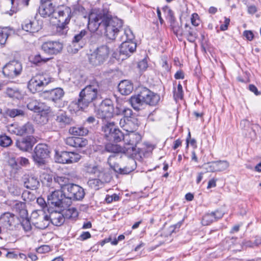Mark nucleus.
Here are the masks:
<instances>
[{
  "label": "nucleus",
  "instance_id": "4468645a",
  "mask_svg": "<svg viewBox=\"0 0 261 261\" xmlns=\"http://www.w3.org/2000/svg\"><path fill=\"white\" fill-rule=\"evenodd\" d=\"M98 178H91L88 181L87 184L89 187L95 190H98L103 187L105 182L110 181V176L105 172L99 173L97 174Z\"/></svg>",
  "mask_w": 261,
  "mask_h": 261
},
{
  "label": "nucleus",
  "instance_id": "c756f323",
  "mask_svg": "<svg viewBox=\"0 0 261 261\" xmlns=\"http://www.w3.org/2000/svg\"><path fill=\"white\" fill-rule=\"evenodd\" d=\"M38 11L42 17H46L55 12L54 7L53 4L40 5Z\"/></svg>",
  "mask_w": 261,
  "mask_h": 261
},
{
  "label": "nucleus",
  "instance_id": "0e129e2a",
  "mask_svg": "<svg viewBox=\"0 0 261 261\" xmlns=\"http://www.w3.org/2000/svg\"><path fill=\"white\" fill-rule=\"evenodd\" d=\"M24 92L20 91L19 89L17 88L15 94L13 95V98L20 99H22L24 96Z\"/></svg>",
  "mask_w": 261,
  "mask_h": 261
},
{
  "label": "nucleus",
  "instance_id": "f03ea898",
  "mask_svg": "<svg viewBox=\"0 0 261 261\" xmlns=\"http://www.w3.org/2000/svg\"><path fill=\"white\" fill-rule=\"evenodd\" d=\"M114 122L107 123L102 129L107 140L119 142L123 139L124 143V150L129 153L138 152L137 144L141 140V136L137 133H131L125 135L115 127Z\"/></svg>",
  "mask_w": 261,
  "mask_h": 261
},
{
  "label": "nucleus",
  "instance_id": "f3484780",
  "mask_svg": "<svg viewBox=\"0 0 261 261\" xmlns=\"http://www.w3.org/2000/svg\"><path fill=\"white\" fill-rule=\"evenodd\" d=\"M42 50L50 55H56L63 49V44L59 41H48L42 45Z\"/></svg>",
  "mask_w": 261,
  "mask_h": 261
},
{
  "label": "nucleus",
  "instance_id": "de8ad7c7",
  "mask_svg": "<svg viewBox=\"0 0 261 261\" xmlns=\"http://www.w3.org/2000/svg\"><path fill=\"white\" fill-rule=\"evenodd\" d=\"M68 23H65V22H62L61 24L58 26L57 28V31L60 35H65L68 31V27L67 25Z\"/></svg>",
  "mask_w": 261,
  "mask_h": 261
},
{
  "label": "nucleus",
  "instance_id": "1a4fd4ad",
  "mask_svg": "<svg viewBox=\"0 0 261 261\" xmlns=\"http://www.w3.org/2000/svg\"><path fill=\"white\" fill-rule=\"evenodd\" d=\"M22 71V64L17 60L10 61L3 67L2 70L4 75L12 80L19 76Z\"/></svg>",
  "mask_w": 261,
  "mask_h": 261
},
{
  "label": "nucleus",
  "instance_id": "3c124183",
  "mask_svg": "<svg viewBox=\"0 0 261 261\" xmlns=\"http://www.w3.org/2000/svg\"><path fill=\"white\" fill-rule=\"evenodd\" d=\"M50 251V247L48 245H42L38 248H36V252L38 253L43 254L49 252Z\"/></svg>",
  "mask_w": 261,
  "mask_h": 261
},
{
  "label": "nucleus",
  "instance_id": "9b49d317",
  "mask_svg": "<svg viewBox=\"0 0 261 261\" xmlns=\"http://www.w3.org/2000/svg\"><path fill=\"white\" fill-rule=\"evenodd\" d=\"M64 196L67 199L81 200L85 196V192L83 188L77 185L70 184L63 189Z\"/></svg>",
  "mask_w": 261,
  "mask_h": 261
},
{
  "label": "nucleus",
  "instance_id": "a211bd4d",
  "mask_svg": "<svg viewBox=\"0 0 261 261\" xmlns=\"http://www.w3.org/2000/svg\"><path fill=\"white\" fill-rule=\"evenodd\" d=\"M22 29L31 33L38 32L42 28L41 22L39 20L26 19L21 24Z\"/></svg>",
  "mask_w": 261,
  "mask_h": 261
},
{
  "label": "nucleus",
  "instance_id": "49530a36",
  "mask_svg": "<svg viewBox=\"0 0 261 261\" xmlns=\"http://www.w3.org/2000/svg\"><path fill=\"white\" fill-rule=\"evenodd\" d=\"M174 97L176 100L181 99L183 97L182 87L180 83L178 84L177 89L174 90Z\"/></svg>",
  "mask_w": 261,
  "mask_h": 261
},
{
  "label": "nucleus",
  "instance_id": "20e7f679",
  "mask_svg": "<svg viewBox=\"0 0 261 261\" xmlns=\"http://www.w3.org/2000/svg\"><path fill=\"white\" fill-rule=\"evenodd\" d=\"M160 99L159 95L151 92L146 88H143L137 94L132 96L129 101L132 107L135 110L139 111L143 109L147 105H156Z\"/></svg>",
  "mask_w": 261,
  "mask_h": 261
},
{
  "label": "nucleus",
  "instance_id": "774afa93",
  "mask_svg": "<svg viewBox=\"0 0 261 261\" xmlns=\"http://www.w3.org/2000/svg\"><path fill=\"white\" fill-rule=\"evenodd\" d=\"M244 36L246 37L247 40L250 41L252 40L254 37L253 33L250 31H245Z\"/></svg>",
  "mask_w": 261,
  "mask_h": 261
},
{
  "label": "nucleus",
  "instance_id": "2f4dec72",
  "mask_svg": "<svg viewBox=\"0 0 261 261\" xmlns=\"http://www.w3.org/2000/svg\"><path fill=\"white\" fill-rule=\"evenodd\" d=\"M39 185L40 183L38 178L34 176L29 177L24 182V186L26 188L32 190L38 189Z\"/></svg>",
  "mask_w": 261,
  "mask_h": 261
},
{
  "label": "nucleus",
  "instance_id": "bb28decb",
  "mask_svg": "<svg viewBox=\"0 0 261 261\" xmlns=\"http://www.w3.org/2000/svg\"><path fill=\"white\" fill-rule=\"evenodd\" d=\"M44 93L49 94V97L50 100L56 102L61 100L64 95V92L61 88H57L50 91H46Z\"/></svg>",
  "mask_w": 261,
  "mask_h": 261
},
{
  "label": "nucleus",
  "instance_id": "6e6552de",
  "mask_svg": "<svg viewBox=\"0 0 261 261\" xmlns=\"http://www.w3.org/2000/svg\"><path fill=\"white\" fill-rule=\"evenodd\" d=\"M114 106L110 99L102 100L98 108L95 109V113L97 118L108 122L113 117Z\"/></svg>",
  "mask_w": 261,
  "mask_h": 261
},
{
  "label": "nucleus",
  "instance_id": "473e14b6",
  "mask_svg": "<svg viewBox=\"0 0 261 261\" xmlns=\"http://www.w3.org/2000/svg\"><path fill=\"white\" fill-rule=\"evenodd\" d=\"M70 13V10L68 8H66L63 10H59L58 14L60 18L59 21L69 23L71 18Z\"/></svg>",
  "mask_w": 261,
  "mask_h": 261
},
{
  "label": "nucleus",
  "instance_id": "a878e982",
  "mask_svg": "<svg viewBox=\"0 0 261 261\" xmlns=\"http://www.w3.org/2000/svg\"><path fill=\"white\" fill-rule=\"evenodd\" d=\"M120 93L124 95L129 94L133 90L132 84L127 80L122 81L118 86Z\"/></svg>",
  "mask_w": 261,
  "mask_h": 261
},
{
  "label": "nucleus",
  "instance_id": "7ed1b4c3",
  "mask_svg": "<svg viewBox=\"0 0 261 261\" xmlns=\"http://www.w3.org/2000/svg\"><path fill=\"white\" fill-rule=\"evenodd\" d=\"M101 98L99 84L93 81L81 91L77 102V107L80 109L84 110L92 103H94Z\"/></svg>",
  "mask_w": 261,
  "mask_h": 261
},
{
  "label": "nucleus",
  "instance_id": "37998d69",
  "mask_svg": "<svg viewBox=\"0 0 261 261\" xmlns=\"http://www.w3.org/2000/svg\"><path fill=\"white\" fill-rule=\"evenodd\" d=\"M12 143L10 137L6 135H0V145L4 147H7L10 146Z\"/></svg>",
  "mask_w": 261,
  "mask_h": 261
},
{
  "label": "nucleus",
  "instance_id": "4d7b16f0",
  "mask_svg": "<svg viewBox=\"0 0 261 261\" xmlns=\"http://www.w3.org/2000/svg\"><path fill=\"white\" fill-rule=\"evenodd\" d=\"M49 58H43L40 55H37L35 56L34 59V62L35 63H39L41 62L45 63L49 60Z\"/></svg>",
  "mask_w": 261,
  "mask_h": 261
},
{
  "label": "nucleus",
  "instance_id": "2eb2a0df",
  "mask_svg": "<svg viewBox=\"0 0 261 261\" xmlns=\"http://www.w3.org/2000/svg\"><path fill=\"white\" fill-rule=\"evenodd\" d=\"M163 10L166 13V19L169 22L170 27L174 34L176 36H182V31L181 29V26L176 21L174 16L173 12L168 7L164 8Z\"/></svg>",
  "mask_w": 261,
  "mask_h": 261
},
{
  "label": "nucleus",
  "instance_id": "f704fd0d",
  "mask_svg": "<svg viewBox=\"0 0 261 261\" xmlns=\"http://www.w3.org/2000/svg\"><path fill=\"white\" fill-rule=\"evenodd\" d=\"M69 132L73 136H85L88 134V130L83 126H74L69 128Z\"/></svg>",
  "mask_w": 261,
  "mask_h": 261
},
{
  "label": "nucleus",
  "instance_id": "09e8293b",
  "mask_svg": "<svg viewBox=\"0 0 261 261\" xmlns=\"http://www.w3.org/2000/svg\"><path fill=\"white\" fill-rule=\"evenodd\" d=\"M21 225L25 232L31 233L32 230V226L29 219H23L21 223Z\"/></svg>",
  "mask_w": 261,
  "mask_h": 261
},
{
  "label": "nucleus",
  "instance_id": "13d9d810",
  "mask_svg": "<svg viewBox=\"0 0 261 261\" xmlns=\"http://www.w3.org/2000/svg\"><path fill=\"white\" fill-rule=\"evenodd\" d=\"M148 67L147 62L146 60L143 59L138 64V67L142 71L145 70Z\"/></svg>",
  "mask_w": 261,
  "mask_h": 261
},
{
  "label": "nucleus",
  "instance_id": "412c9836",
  "mask_svg": "<svg viewBox=\"0 0 261 261\" xmlns=\"http://www.w3.org/2000/svg\"><path fill=\"white\" fill-rule=\"evenodd\" d=\"M49 217V222L54 225L59 226L62 225L65 221V217L63 213L57 211L51 212Z\"/></svg>",
  "mask_w": 261,
  "mask_h": 261
},
{
  "label": "nucleus",
  "instance_id": "79ce46f5",
  "mask_svg": "<svg viewBox=\"0 0 261 261\" xmlns=\"http://www.w3.org/2000/svg\"><path fill=\"white\" fill-rule=\"evenodd\" d=\"M7 114L12 118L16 116H22L24 115V112L22 110L18 109H8L7 111Z\"/></svg>",
  "mask_w": 261,
  "mask_h": 261
},
{
  "label": "nucleus",
  "instance_id": "6e6d98bb",
  "mask_svg": "<svg viewBox=\"0 0 261 261\" xmlns=\"http://www.w3.org/2000/svg\"><path fill=\"white\" fill-rule=\"evenodd\" d=\"M30 0H13V6H28Z\"/></svg>",
  "mask_w": 261,
  "mask_h": 261
},
{
  "label": "nucleus",
  "instance_id": "69168bd1",
  "mask_svg": "<svg viewBox=\"0 0 261 261\" xmlns=\"http://www.w3.org/2000/svg\"><path fill=\"white\" fill-rule=\"evenodd\" d=\"M37 203L42 208H45L46 206V202L43 198L40 197L37 198Z\"/></svg>",
  "mask_w": 261,
  "mask_h": 261
},
{
  "label": "nucleus",
  "instance_id": "e2e57ef3",
  "mask_svg": "<svg viewBox=\"0 0 261 261\" xmlns=\"http://www.w3.org/2000/svg\"><path fill=\"white\" fill-rule=\"evenodd\" d=\"M229 22H230V19L228 18L225 17L224 24H222L220 26V30L221 31H225V30H227L228 26L229 24Z\"/></svg>",
  "mask_w": 261,
  "mask_h": 261
},
{
  "label": "nucleus",
  "instance_id": "6ab92c4d",
  "mask_svg": "<svg viewBox=\"0 0 261 261\" xmlns=\"http://www.w3.org/2000/svg\"><path fill=\"white\" fill-rule=\"evenodd\" d=\"M16 217L10 212H6L0 216V224L4 227L8 228L15 225Z\"/></svg>",
  "mask_w": 261,
  "mask_h": 261
},
{
  "label": "nucleus",
  "instance_id": "a19ab883",
  "mask_svg": "<svg viewBox=\"0 0 261 261\" xmlns=\"http://www.w3.org/2000/svg\"><path fill=\"white\" fill-rule=\"evenodd\" d=\"M215 220V217L213 213H210L205 214L202 219L201 223L203 225H208Z\"/></svg>",
  "mask_w": 261,
  "mask_h": 261
},
{
  "label": "nucleus",
  "instance_id": "9d476101",
  "mask_svg": "<svg viewBox=\"0 0 261 261\" xmlns=\"http://www.w3.org/2000/svg\"><path fill=\"white\" fill-rule=\"evenodd\" d=\"M47 203L51 206L64 208L68 205L65 202L66 198L64 196L63 191H49V193L47 196Z\"/></svg>",
  "mask_w": 261,
  "mask_h": 261
},
{
  "label": "nucleus",
  "instance_id": "cd10ccee",
  "mask_svg": "<svg viewBox=\"0 0 261 261\" xmlns=\"http://www.w3.org/2000/svg\"><path fill=\"white\" fill-rule=\"evenodd\" d=\"M105 150L109 152L119 153L122 152L127 155H130L133 154H136L137 152L129 153L124 150V145L123 147L112 143H107L105 146Z\"/></svg>",
  "mask_w": 261,
  "mask_h": 261
},
{
  "label": "nucleus",
  "instance_id": "8fccbe9b",
  "mask_svg": "<svg viewBox=\"0 0 261 261\" xmlns=\"http://www.w3.org/2000/svg\"><path fill=\"white\" fill-rule=\"evenodd\" d=\"M133 114V111L130 109L124 107L122 114L124 116L123 118L132 120Z\"/></svg>",
  "mask_w": 261,
  "mask_h": 261
},
{
  "label": "nucleus",
  "instance_id": "680f3d73",
  "mask_svg": "<svg viewBox=\"0 0 261 261\" xmlns=\"http://www.w3.org/2000/svg\"><path fill=\"white\" fill-rule=\"evenodd\" d=\"M17 162L14 158H10L8 160V163L13 168L17 169Z\"/></svg>",
  "mask_w": 261,
  "mask_h": 261
},
{
  "label": "nucleus",
  "instance_id": "f257e3e1",
  "mask_svg": "<svg viewBox=\"0 0 261 261\" xmlns=\"http://www.w3.org/2000/svg\"><path fill=\"white\" fill-rule=\"evenodd\" d=\"M88 19L89 28L93 31L99 30L110 39H115L119 33L123 34L124 30H120L122 27V21L117 17H112L107 10L93 11L89 14Z\"/></svg>",
  "mask_w": 261,
  "mask_h": 261
},
{
  "label": "nucleus",
  "instance_id": "603ef678",
  "mask_svg": "<svg viewBox=\"0 0 261 261\" xmlns=\"http://www.w3.org/2000/svg\"><path fill=\"white\" fill-rule=\"evenodd\" d=\"M119 199V196L116 194H114L112 195H107L105 198V201L107 203H111L113 201H117Z\"/></svg>",
  "mask_w": 261,
  "mask_h": 261
},
{
  "label": "nucleus",
  "instance_id": "7c9ffc66",
  "mask_svg": "<svg viewBox=\"0 0 261 261\" xmlns=\"http://www.w3.org/2000/svg\"><path fill=\"white\" fill-rule=\"evenodd\" d=\"M69 154V151H56L55 155V160L57 163L68 164Z\"/></svg>",
  "mask_w": 261,
  "mask_h": 261
},
{
  "label": "nucleus",
  "instance_id": "b1692460",
  "mask_svg": "<svg viewBox=\"0 0 261 261\" xmlns=\"http://www.w3.org/2000/svg\"><path fill=\"white\" fill-rule=\"evenodd\" d=\"M185 36L187 39L190 42H194L198 37L197 29L186 24L185 31L182 32V36Z\"/></svg>",
  "mask_w": 261,
  "mask_h": 261
},
{
  "label": "nucleus",
  "instance_id": "aec40b11",
  "mask_svg": "<svg viewBox=\"0 0 261 261\" xmlns=\"http://www.w3.org/2000/svg\"><path fill=\"white\" fill-rule=\"evenodd\" d=\"M65 141L67 145L75 148H83L88 144L87 139L80 137H68L65 139Z\"/></svg>",
  "mask_w": 261,
  "mask_h": 261
},
{
  "label": "nucleus",
  "instance_id": "bf43d9fd",
  "mask_svg": "<svg viewBox=\"0 0 261 261\" xmlns=\"http://www.w3.org/2000/svg\"><path fill=\"white\" fill-rule=\"evenodd\" d=\"M217 166L216 162H212L208 164V167L206 169L210 172H217L216 171Z\"/></svg>",
  "mask_w": 261,
  "mask_h": 261
},
{
  "label": "nucleus",
  "instance_id": "f8f14e48",
  "mask_svg": "<svg viewBox=\"0 0 261 261\" xmlns=\"http://www.w3.org/2000/svg\"><path fill=\"white\" fill-rule=\"evenodd\" d=\"M48 146L45 144H39L34 149L33 158L34 161L41 165L45 164V159L49 155Z\"/></svg>",
  "mask_w": 261,
  "mask_h": 261
},
{
  "label": "nucleus",
  "instance_id": "72a5a7b5",
  "mask_svg": "<svg viewBox=\"0 0 261 261\" xmlns=\"http://www.w3.org/2000/svg\"><path fill=\"white\" fill-rule=\"evenodd\" d=\"M85 171L90 174H99L100 171L98 166L94 163H87L84 165Z\"/></svg>",
  "mask_w": 261,
  "mask_h": 261
},
{
  "label": "nucleus",
  "instance_id": "4c0bfd02",
  "mask_svg": "<svg viewBox=\"0 0 261 261\" xmlns=\"http://www.w3.org/2000/svg\"><path fill=\"white\" fill-rule=\"evenodd\" d=\"M11 30L8 28H0V43L5 44L11 33Z\"/></svg>",
  "mask_w": 261,
  "mask_h": 261
},
{
  "label": "nucleus",
  "instance_id": "ddd939ff",
  "mask_svg": "<svg viewBox=\"0 0 261 261\" xmlns=\"http://www.w3.org/2000/svg\"><path fill=\"white\" fill-rule=\"evenodd\" d=\"M33 224L36 228L40 229L46 228L49 224V217L41 210L34 212L32 213Z\"/></svg>",
  "mask_w": 261,
  "mask_h": 261
},
{
  "label": "nucleus",
  "instance_id": "4be33fe9",
  "mask_svg": "<svg viewBox=\"0 0 261 261\" xmlns=\"http://www.w3.org/2000/svg\"><path fill=\"white\" fill-rule=\"evenodd\" d=\"M34 125L30 122H28L21 126L16 128L14 133L18 136L28 135L32 136L34 133Z\"/></svg>",
  "mask_w": 261,
  "mask_h": 261
},
{
  "label": "nucleus",
  "instance_id": "c85d7f7f",
  "mask_svg": "<svg viewBox=\"0 0 261 261\" xmlns=\"http://www.w3.org/2000/svg\"><path fill=\"white\" fill-rule=\"evenodd\" d=\"M56 121L60 127L63 128L71 123L72 119L65 112H61L57 115Z\"/></svg>",
  "mask_w": 261,
  "mask_h": 261
},
{
  "label": "nucleus",
  "instance_id": "5fc2aeb1",
  "mask_svg": "<svg viewBox=\"0 0 261 261\" xmlns=\"http://www.w3.org/2000/svg\"><path fill=\"white\" fill-rule=\"evenodd\" d=\"M191 23L194 27H197L200 24V20L199 19V16L197 13H194L192 15L191 18Z\"/></svg>",
  "mask_w": 261,
  "mask_h": 261
},
{
  "label": "nucleus",
  "instance_id": "c03bdc74",
  "mask_svg": "<svg viewBox=\"0 0 261 261\" xmlns=\"http://www.w3.org/2000/svg\"><path fill=\"white\" fill-rule=\"evenodd\" d=\"M217 172L223 171L226 170L229 166V163L227 161H219L216 162Z\"/></svg>",
  "mask_w": 261,
  "mask_h": 261
},
{
  "label": "nucleus",
  "instance_id": "423d86ee",
  "mask_svg": "<svg viewBox=\"0 0 261 261\" xmlns=\"http://www.w3.org/2000/svg\"><path fill=\"white\" fill-rule=\"evenodd\" d=\"M51 79L47 75H36L28 82V88L32 93L40 92L51 82Z\"/></svg>",
  "mask_w": 261,
  "mask_h": 261
},
{
  "label": "nucleus",
  "instance_id": "338daca9",
  "mask_svg": "<svg viewBox=\"0 0 261 261\" xmlns=\"http://www.w3.org/2000/svg\"><path fill=\"white\" fill-rule=\"evenodd\" d=\"M81 240L84 241L91 237L90 233L88 231L83 232L80 236Z\"/></svg>",
  "mask_w": 261,
  "mask_h": 261
},
{
  "label": "nucleus",
  "instance_id": "393cba45",
  "mask_svg": "<svg viewBox=\"0 0 261 261\" xmlns=\"http://www.w3.org/2000/svg\"><path fill=\"white\" fill-rule=\"evenodd\" d=\"M88 35L89 32L85 30H82L79 33L74 35L72 41V44H74V46H75L76 44H78L80 47H83Z\"/></svg>",
  "mask_w": 261,
  "mask_h": 261
},
{
  "label": "nucleus",
  "instance_id": "052dcab7",
  "mask_svg": "<svg viewBox=\"0 0 261 261\" xmlns=\"http://www.w3.org/2000/svg\"><path fill=\"white\" fill-rule=\"evenodd\" d=\"M249 90L253 92L255 95H259L261 93L259 92L255 86L252 84H250L248 87Z\"/></svg>",
  "mask_w": 261,
  "mask_h": 261
},
{
  "label": "nucleus",
  "instance_id": "0eeeda50",
  "mask_svg": "<svg viewBox=\"0 0 261 261\" xmlns=\"http://www.w3.org/2000/svg\"><path fill=\"white\" fill-rule=\"evenodd\" d=\"M110 53V47L108 45L98 46L89 56L90 63L94 66L103 64L108 59Z\"/></svg>",
  "mask_w": 261,
  "mask_h": 261
},
{
  "label": "nucleus",
  "instance_id": "39448f33",
  "mask_svg": "<svg viewBox=\"0 0 261 261\" xmlns=\"http://www.w3.org/2000/svg\"><path fill=\"white\" fill-rule=\"evenodd\" d=\"M135 35L132 31L129 28H126L123 31V34L121 35L118 40L122 42L119 46L120 56H123L122 58H127L135 51L137 44L134 41Z\"/></svg>",
  "mask_w": 261,
  "mask_h": 261
},
{
  "label": "nucleus",
  "instance_id": "c9c22d12",
  "mask_svg": "<svg viewBox=\"0 0 261 261\" xmlns=\"http://www.w3.org/2000/svg\"><path fill=\"white\" fill-rule=\"evenodd\" d=\"M63 214L65 219L66 218L72 220H75L79 215L78 212L75 207H70L66 210Z\"/></svg>",
  "mask_w": 261,
  "mask_h": 261
},
{
  "label": "nucleus",
  "instance_id": "dca6fc26",
  "mask_svg": "<svg viewBox=\"0 0 261 261\" xmlns=\"http://www.w3.org/2000/svg\"><path fill=\"white\" fill-rule=\"evenodd\" d=\"M36 143V139L33 136H27L18 139L15 142L16 146L20 150L29 152L32 150Z\"/></svg>",
  "mask_w": 261,
  "mask_h": 261
},
{
  "label": "nucleus",
  "instance_id": "e433bc0d",
  "mask_svg": "<svg viewBox=\"0 0 261 261\" xmlns=\"http://www.w3.org/2000/svg\"><path fill=\"white\" fill-rule=\"evenodd\" d=\"M54 181L60 185L61 191H63L64 188L66 186L67 187L70 184L69 178L64 176H55Z\"/></svg>",
  "mask_w": 261,
  "mask_h": 261
},
{
  "label": "nucleus",
  "instance_id": "58836bf2",
  "mask_svg": "<svg viewBox=\"0 0 261 261\" xmlns=\"http://www.w3.org/2000/svg\"><path fill=\"white\" fill-rule=\"evenodd\" d=\"M132 124V120H127L126 118H122L119 120L120 126L123 128L124 130L127 132L134 133L130 127Z\"/></svg>",
  "mask_w": 261,
  "mask_h": 261
},
{
  "label": "nucleus",
  "instance_id": "ea45409f",
  "mask_svg": "<svg viewBox=\"0 0 261 261\" xmlns=\"http://www.w3.org/2000/svg\"><path fill=\"white\" fill-rule=\"evenodd\" d=\"M39 102L35 99H31L27 105L28 109L33 111L35 112H39L41 110V108L39 106Z\"/></svg>",
  "mask_w": 261,
  "mask_h": 261
},
{
  "label": "nucleus",
  "instance_id": "864d4df0",
  "mask_svg": "<svg viewBox=\"0 0 261 261\" xmlns=\"http://www.w3.org/2000/svg\"><path fill=\"white\" fill-rule=\"evenodd\" d=\"M124 108V107H122L120 105L117 104L115 108L114 107L113 117L114 115L118 116L122 115Z\"/></svg>",
  "mask_w": 261,
  "mask_h": 261
},
{
  "label": "nucleus",
  "instance_id": "a18cd8bd",
  "mask_svg": "<svg viewBox=\"0 0 261 261\" xmlns=\"http://www.w3.org/2000/svg\"><path fill=\"white\" fill-rule=\"evenodd\" d=\"M81 155L75 152H69L68 164L79 162L81 160Z\"/></svg>",
  "mask_w": 261,
  "mask_h": 261
},
{
  "label": "nucleus",
  "instance_id": "5701e85b",
  "mask_svg": "<svg viewBox=\"0 0 261 261\" xmlns=\"http://www.w3.org/2000/svg\"><path fill=\"white\" fill-rule=\"evenodd\" d=\"M115 158V156L113 155H110L108 160V163L109 164L110 166L112 169L114 170L116 172L120 173V174H128L133 171L135 169V166H133L130 168L125 167L123 168H121L119 167L118 164H115L114 165L112 164V160L113 158Z\"/></svg>",
  "mask_w": 261,
  "mask_h": 261
}]
</instances>
